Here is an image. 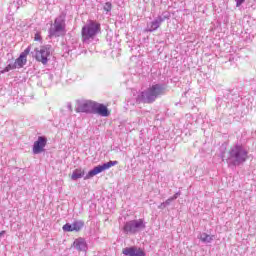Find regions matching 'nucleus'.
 I'll return each instance as SVG.
<instances>
[{
  "instance_id": "1",
  "label": "nucleus",
  "mask_w": 256,
  "mask_h": 256,
  "mask_svg": "<svg viewBox=\"0 0 256 256\" xmlns=\"http://www.w3.org/2000/svg\"><path fill=\"white\" fill-rule=\"evenodd\" d=\"M248 159L249 151L243 145L236 144L230 148L226 161L229 167H239V165H243Z\"/></svg>"
},
{
  "instance_id": "2",
  "label": "nucleus",
  "mask_w": 256,
  "mask_h": 256,
  "mask_svg": "<svg viewBox=\"0 0 256 256\" xmlns=\"http://www.w3.org/2000/svg\"><path fill=\"white\" fill-rule=\"evenodd\" d=\"M164 93L165 88L159 84H156L138 94L136 101L137 103H153L157 97L163 95Z\"/></svg>"
},
{
  "instance_id": "3",
  "label": "nucleus",
  "mask_w": 256,
  "mask_h": 256,
  "mask_svg": "<svg viewBox=\"0 0 256 256\" xmlns=\"http://www.w3.org/2000/svg\"><path fill=\"white\" fill-rule=\"evenodd\" d=\"M101 33V24L96 21L90 20L86 25L82 28V41L89 45V43H93L95 41V37Z\"/></svg>"
},
{
  "instance_id": "4",
  "label": "nucleus",
  "mask_w": 256,
  "mask_h": 256,
  "mask_svg": "<svg viewBox=\"0 0 256 256\" xmlns=\"http://www.w3.org/2000/svg\"><path fill=\"white\" fill-rule=\"evenodd\" d=\"M147 227V223L144 219H134L127 221L122 231L125 235H137V233H141Z\"/></svg>"
},
{
  "instance_id": "5",
  "label": "nucleus",
  "mask_w": 256,
  "mask_h": 256,
  "mask_svg": "<svg viewBox=\"0 0 256 256\" xmlns=\"http://www.w3.org/2000/svg\"><path fill=\"white\" fill-rule=\"evenodd\" d=\"M65 33H67V30H65V16L60 15L55 19L54 24L49 29V36L63 37Z\"/></svg>"
},
{
  "instance_id": "6",
  "label": "nucleus",
  "mask_w": 256,
  "mask_h": 256,
  "mask_svg": "<svg viewBox=\"0 0 256 256\" xmlns=\"http://www.w3.org/2000/svg\"><path fill=\"white\" fill-rule=\"evenodd\" d=\"M34 56L36 61H39L43 65H47L49 57H51V46H41L34 50Z\"/></svg>"
},
{
  "instance_id": "7",
  "label": "nucleus",
  "mask_w": 256,
  "mask_h": 256,
  "mask_svg": "<svg viewBox=\"0 0 256 256\" xmlns=\"http://www.w3.org/2000/svg\"><path fill=\"white\" fill-rule=\"evenodd\" d=\"M115 165H119L118 161H109L102 165H98L94 167L92 170L88 172V174L84 177V179H91L95 177V175H99V173H103V171H107V169H111V167H115Z\"/></svg>"
},
{
  "instance_id": "8",
  "label": "nucleus",
  "mask_w": 256,
  "mask_h": 256,
  "mask_svg": "<svg viewBox=\"0 0 256 256\" xmlns=\"http://www.w3.org/2000/svg\"><path fill=\"white\" fill-rule=\"evenodd\" d=\"M76 113H93L95 109V101L91 100H77Z\"/></svg>"
},
{
  "instance_id": "9",
  "label": "nucleus",
  "mask_w": 256,
  "mask_h": 256,
  "mask_svg": "<svg viewBox=\"0 0 256 256\" xmlns=\"http://www.w3.org/2000/svg\"><path fill=\"white\" fill-rule=\"evenodd\" d=\"M171 15L169 12H163L162 15H159L152 22L147 24L146 31L149 33H153V31H157L159 27H161V23H163L166 19H169Z\"/></svg>"
},
{
  "instance_id": "10",
  "label": "nucleus",
  "mask_w": 256,
  "mask_h": 256,
  "mask_svg": "<svg viewBox=\"0 0 256 256\" xmlns=\"http://www.w3.org/2000/svg\"><path fill=\"white\" fill-rule=\"evenodd\" d=\"M47 145V139L45 136H39L37 141L34 142L33 145V153L34 155H39V153H43L45 151V147Z\"/></svg>"
},
{
  "instance_id": "11",
  "label": "nucleus",
  "mask_w": 256,
  "mask_h": 256,
  "mask_svg": "<svg viewBox=\"0 0 256 256\" xmlns=\"http://www.w3.org/2000/svg\"><path fill=\"white\" fill-rule=\"evenodd\" d=\"M29 53H31V46H28V48H26L24 52H22L20 56L15 60L14 67L16 69H21L27 63V55Z\"/></svg>"
},
{
  "instance_id": "12",
  "label": "nucleus",
  "mask_w": 256,
  "mask_h": 256,
  "mask_svg": "<svg viewBox=\"0 0 256 256\" xmlns=\"http://www.w3.org/2000/svg\"><path fill=\"white\" fill-rule=\"evenodd\" d=\"M96 115H100V117H109L111 115V112H109V109H107V106L95 102L94 104V110L93 112Z\"/></svg>"
},
{
  "instance_id": "13",
  "label": "nucleus",
  "mask_w": 256,
  "mask_h": 256,
  "mask_svg": "<svg viewBox=\"0 0 256 256\" xmlns=\"http://www.w3.org/2000/svg\"><path fill=\"white\" fill-rule=\"evenodd\" d=\"M122 253L126 256H145V252H143V250L135 247L124 248Z\"/></svg>"
},
{
  "instance_id": "14",
  "label": "nucleus",
  "mask_w": 256,
  "mask_h": 256,
  "mask_svg": "<svg viewBox=\"0 0 256 256\" xmlns=\"http://www.w3.org/2000/svg\"><path fill=\"white\" fill-rule=\"evenodd\" d=\"M74 247H76L78 251H85L87 249V243L83 238H79L74 241Z\"/></svg>"
},
{
  "instance_id": "15",
  "label": "nucleus",
  "mask_w": 256,
  "mask_h": 256,
  "mask_svg": "<svg viewBox=\"0 0 256 256\" xmlns=\"http://www.w3.org/2000/svg\"><path fill=\"white\" fill-rule=\"evenodd\" d=\"M84 175H85V171L81 169H76L72 173L71 180L77 181V179H81V177H83Z\"/></svg>"
},
{
  "instance_id": "16",
  "label": "nucleus",
  "mask_w": 256,
  "mask_h": 256,
  "mask_svg": "<svg viewBox=\"0 0 256 256\" xmlns=\"http://www.w3.org/2000/svg\"><path fill=\"white\" fill-rule=\"evenodd\" d=\"M215 236H211L207 233H202L200 234V237H198V239H200V241H202V243H211V241H213Z\"/></svg>"
},
{
  "instance_id": "17",
  "label": "nucleus",
  "mask_w": 256,
  "mask_h": 256,
  "mask_svg": "<svg viewBox=\"0 0 256 256\" xmlns=\"http://www.w3.org/2000/svg\"><path fill=\"white\" fill-rule=\"evenodd\" d=\"M83 222L82 221H76L72 224L73 231H81L83 229Z\"/></svg>"
},
{
  "instance_id": "18",
  "label": "nucleus",
  "mask_w": 256,
  "mask_h": 256,
  "mask_svg": "<svg viewBox=\"0 0 256 256\" xmlns=\"http://www.w3.org/2000/svg\"><path fill=\"white\" fill-rule=\"evenodd\" d=\"M16 69L15 64H8L3 70L0 71V75H3V73H9V71Z\"/></svg>"
},
{
  "instance_id": "19",
  "label": "nucleus",
  "mask_w": 256,
  "mask_h": 256,
  "mask_svg": "<svg viewBox=\"0 0 256 256\" xmlns=\"http://www.w3.org/2000/svg\"><path fill=\"white\" fill-rule=\"evenodd\" d=\"M63 231H74L73 230V224H69V223H67V224H65L64 226H63Z\"/></svg>"
},
{
  "instance_id": "20",
  "label": "nucleus",
  "mask_w": 256,
  "mask_h": 256,
  "mask_svg": "<svg viewBox=\"0 0 256 256\" xmlns=\"http://www.w3.org/2000/svg\"><path fill=\"white\" fill-rule=\"evenodd\" d=\"M111 9H112L111 2H106L105 5H104V11L109 13V11H111Z\"/></svg>"
},
{
  "instance_id": "21",
  "label": "nucleus",
  "mask_w": 256,
  "mask_h": 256,
  "mask_svg": "<svg viewBox=\"0 0 256 256\" xmlns=\"http://www.w3.org/2000/svg\"><path fill=\"white\" fill-rule=\"evenodd\" d=\"M180 196H181V191L176 192V193H175L172 197H170V198H172V200L175 201V199H178Z\"/></svg>"
},
{
  "instance_id": "22",
  "label": "nucleus",
  "mask_w": 256,
  "mask_h": 256,
  "mask_svg": "<svg viewBox=\"0 0 256 256\" xmlns=\"http://www.w3.org/2000/svg\"><path fill=\"white\" fill-rule=\"evenodd\" d=\"M172 201H173V198L170 197V198H168V199L164 202V205H166V207H169V205H171Z\"/></svg>"
},
{
  "instance_id": "23",
  "label": "nucleus",
  "mask_w": 256,
  "mask_h": 256,
  "mask_svg": "<svg viewBox=\"0 0 256 256\" xmlns=\"http://www.w3.org/2000/svg\"><path fill=\"white\" fill-rule=\"evenodd\" d=\"M245 3V0H236V7H241Z\"/></svg>"
},
{
  "instance_id": "24",
  "label": "nucleus",
  "mask_w": 256,
  "mask_h": 256,
  "mask_svg": "<svg viewBox=\"0 0 256 256\" xmlns=\"http://www.w3.org/2000/svg\"><path fill=\"white\" fill-rule=\"evenodd\" d=\"M250 7L251 9H256V0L250 1Z\"/></svg>"
},
{
  "instance_id": "25",
  "label": "nucleus",
  "mask_w": 256,
  "mask_h": 256,
  "mask_svg": "<svg viewBox=\"0 0 256 256\" xmlns=\"http://www.w3.org/2000/svg\"><path fill=\"white\" fill-rule=\"evenodd\" d=\"M34 40L35 41H41V34L36 33L35 36H34Z\"/></svg>"
},
{
  "instance_id": "26",
  "label": "nucleus",
  "mask_w": 256,
  "mask_h": 256,
  "mask_svg": "<svg viewBox=\"0 0 256 256\" xmlns=\"http://www.w3.org/2000/svg\"><path fill=\"white\" fill-rule=\"evenodd\" d=\"M167 206L165 204V202L161 203L159 206H158V209H165Z\"/></svg>"
},
{
  "instance_id": "27",
  "label": "nucleus",
  "mask_w": 256,
  "mask_h": 256,
  "mask_svg": "<svg viewBox=\"0 0 256 256\" xmlns=\"http://www.w3.org/2000/svg\"><path fill=\"white\" fill-rule=\"evenodd\" d=\"M67 108L69 109V111H73V106L71 105V103L67 104Z\"/></svg>"
},
{
  "instance_id": "28",
  "label": "nucleus",
  "mask_w": 256,
  "mask_h": 256,
  "mask_svg": "<svg viewBox=\"0 0 256 256\" xmlns=\"http://www.w3.org/2000/svg\"><path fill=\"white\" fill-rule=\"evenodd\" d=\"M3 235H5V231L0 232V237H3Z\"/></svg>"
}]
</instances>
